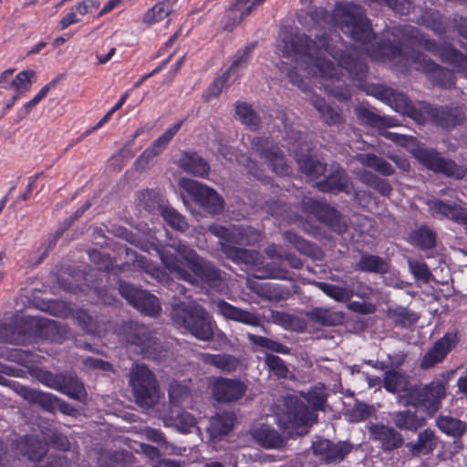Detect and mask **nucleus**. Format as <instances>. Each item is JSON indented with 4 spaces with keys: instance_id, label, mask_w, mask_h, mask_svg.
<instances>
[{
    "instance_id": "obj_1",
    "label": "nucleus",
    "mask_w": 467,
    "mask_h": 467,
    "mask_svg": "<svg viewBox=\"0 0 467 467\" xmlns=\"http://www.w3.org/2000/svg\"><path fill=\"white\" fill-rule=\"evenodd\" d=\"M277 48L284 57L297 64L286 73L294 85L305 90L304 80L296 71L300 67L309 75L320 78L319 88L340 101L350 98L348 88L341 81L342 69L347 71L349 78L357 80H362L368 70L366 63L355 50L343 52L341 47L330 43L326 34L313 41L305 34L285 29L280 34Z\"/></svg>"
},
{
    "instance_id": "obj_2",
    "label": "nucleus",
    "mask_w": 467,
    "mask_h": 467,
    "mask_svg": "<svg viewBox=\"0 0 467 467\" xmlns=\"http://www.w3.org/2000/svg\"><path fill=\"white\" fill-rule=\"evenodd\" d=\"M337 12L342 31L362 45L371 59L388 63L404 73L410 67H414L418 71H423L434 85L443 88L454 87L455 78L451 71L439 66L420 52H405L394 34L387 33L380 41L368 46L372 37V27L362 6L345 4L337 7Z\"/></svg>"
},
{
    "instance_id": "obj_3",
    "label": "nucleus",
    "mask_w": 467,
    "mask_h": 467,
    "mask_svg": "<svg viewBox=\"0 0 467 467\" xmlns=\"http://www.w3.org/2000/svg\"><path fill=\"white\" fill-rule=\"evenodd\" d=\"M159 254L164 267L179 279L214 289L223 286L221 271L181 240L171 241Z\"/></svg>"
},
{
    "instance_id": "obj_4",
    "label": "nucleus",
    "mask_w": 467,
    "mask_h": 467,
    "mask_svg": "<svg viewBox=\"0 0 467 467\" xmlns=\"http://www.w3.org/2000/svg\"><path fill=\"white\" fill-rule=\"evenodd\" d=\"M208 230L219 238L223 253L233 262L245 265H254L258 262V252L237 247V245H253L261 241V233L254 227L235 225L224 227L214 223L211 224Z\"/></svg>"
},
{
    "instance_id": "obj_5",
    "label": "nucleus",
    "mask_w": 467,
    "mask_h": 467,
    "mask_svg": "<svg viewBox=\"0 0 467 467\" xmlns=\"http://www.w3.org/2000/svg\"><path fill=\"white\" fill-rule=\"evenodd\" d=\"M306 400L311 409L296 397L289 396L284 400L283 408L275 415L280 429L285 431L317 422V415L315 411L322 410L326 402L323 389L313 388L307 392Z\"/></svg>"
},
{
    "instance_id": "obj_6",
    "label": "nucleus",
    "mask_w": 467,
    "mask_h": 467,
    "mask_svg": "<svg viewBox=\"0 0 467 467\" xmlns=\"http://www.w3.org/2000/svg\"><path fill=\"white\" fill-rule=\"evenodd\" d=\"M173 322L201 341H211L216 327L212 316L196 303H180L172 306Z\"/></svg>"
},
{
    "instance_id": "obj_7",
    "label": "nucleus",
    "mask_w": 467,
    "mask_h": 467,
    "mask_svg": "<svg viewBox=\"0 0 467 467\" xmlns=\"http://www.w3.org/2000/svg\"><path fill=\"white\" fill-rule=\"evenodd\" d=\"M21 333L11 339L16 344H25L34 338L61 342L68 337L67 329L60 323L38 317H27L22 320Z\"/></svg>"
},
{
    "instance_id": "obj_8",
    "label": "nucleus",
    "mask_w": 467,
    "mask_h": 467,
    "mask_svg": "<svg viewBox=\"0 0 467 467\" xmlns=\"http://www.w3.org/2000/svg\"><path fill=\"white\" fill-rule=\"evenodd\" d=\"M130 383L136 403L150 408L159 400V389L153 373L144 365H135L130 370Z\"/></svg>"
},
{
    "instance_id": "obj_9",
    "label": "nucleus",
    "mask_w": 467,
    "mask_h": 467,
    "mask_svg": "<svg viewBox=\"0 0 467 467\" xmlns=\"http://www.w3.org/2000/svg\"><path fill=\"white\" fill-rule=\"evenodd\" d=\"M32 375L42 384L74 400H80L85 395L83 384L72 373L54 374L41 368H34Z\"/></svg>"
},
{
    "instance_id": "obj_10",
    "label": "nucleus",
    "mask_w": 467,
    "mask_h": 467,
    "mask_svg": "<svg viewBox=\"0 0 467 467\" xmlns=\"http://www.w3.org/2000/svg\"><path fill=\"white\" fill-rule=\"evenodd\" d=\"M413 156L429 170L436 173H442L446 177L462 180L466 175L467 170L464 167L441 156L433 149L418 148L414 150Z\"/></svg>"
},
{
    "instance_id": "obj_11",
    "label": "nucleus",
    "mask_w": 467,
    "mask_h": 467,
    "mask_svg": "<svg viewBox=\"0 0 467 467\" xmlns=\"http://www.w3.org/2000/svg\"><path fill=\"white\" fill-rule=\"evenodd\" d=\"M180 186L209 213L216 214L223 210V200L213 189L185 178L180 180Z\"/></svg>"
},
{
    "instance_id": "obj_12",
    "label": "nucleus",
    "mask_w": 467,
    "mask_h": 467,
    "mask_svg": "<svg viewBox=\"0 0 467 467\" xmlns=\"http://www.w3.org/2000/svg\"><path fill=\"white\" fill-rule=\"evenodd\" d=\"M426 205L431 217L451 221L467 230V203L432 198L426 202Z\"/></svg>"
},
{
    "instance_id": "obj_13",
    "label": "nucleus",
    "mask_w": 467,
    "mask_h": 467,
    "mask_svg": "<svg viewBox=\"0 0 467 467\" xmlns=\"http://www.w3.org/2000/svg\"><path fill=\"white\" fill-rule=\"evenodd\" d=\"M444 394L443 386L432 382L423 389H410V400H403L402 398H400V403L414 407L421 406L430 416H432L440 410L441 400L444 397Z\"/></svg>"
},
{
    "instance_id": "obj_14",
    "label": "nucleus",
    "mask_w": 467,
    "mask_h": 467,
    "mask_svg": "<svg viewBox=\"0 0 467 467\" xmlns=\"http://www.w3.org/2000/svg\"><path fill=\"white\" fill-rule=\"evenodd\" d=\"M253 150L264 160L274 172L280 176H286L291 173V168L287 164L284 154L277 145L268 138H254L252 141Z\"/></svg>"
},
{
    "instance_id": "obj_15",
    "label": "nucleus",
    "mask_w": 467,
    "mask_h": 467,
    "mask_svg": "<svg viewBox=\"0 0 467 467\" xmlns=\"http://www.w3.org/2000/svg\"><path fill=\"white\" fill-rule=\"evenodd\" d=\"M303 210L316 216L320 222L339 234L347 231V223L333 207L315 199L306 197L302 200Z\"/></svg>"
},
{
    "instance_id": "obj_16",
    "label": "nucleus",
    "mask_w": 467,
    "mask_h": 467,
    "mask_svg": "<svg viewBox=\"0 0 467 467\" xmlns=\"http://www.w3.org/2000/svg\"><path fill=\"white\" fill-rule=\"evenodd\" d=\"M119 291L128 302L146 316L154 317L161 311L159 299L145 290L129 283H119Z\"/></svg>"
},
{
    "instance_id": "obj_17",
    "label": "nucleus",
    "mask_w": 467,
    "mask_h": 467,
    "mask_svg": "<svg viewBox=\"0 0 467 467\" xmlns=\"http://www.w3.org/2000/svg\"><path fill=\"white\" fill-rule=\"evenodd\" d=\"M423 109L434 125L446 130L454 129L465 119V114L460 107L426 105Z\"/></svg>"
},
{
    "instance_id": "obj_18",
    "label": "nucleus",
    "mask_w": 467,
    "mask_h": 467,
    "mask_svg": "<svg viewBox=\"0 0 467 467\" xmlns=\"http://www.w3.org/2000/svg\"><path fill=\"white\" fill-rule=\"evenodd\" d=\"M457 343L458 337L456 333L445 334L425 353L420 365V368L429 369L442 362Z\"/></svg>"
},
{
    "instance_id": "obj_19",
    "label": "nucleus",
    "mask_w": 467,
    "mask_h": 467,
    "mask_svg": "<svg viewBox=\"0 0 467 467\" xmlns=\"http://www.w3.org/2000/svg\"><path fill=\"white\" fill-rule=\"evenodd\" d=\"M246 389V385L238 379L219 377L212 385L213 398L220 402L237 400L244 395Z\"/></svg>"
},
{
    "instance_id": "obj_20",
    "label": "nucleus",
    "mask_w": 467,
    "mask_h": 467,
    "mask_svg": "<svg viewBox=\"0 0 467 467\" xmlns=\"http://www.w3.org/2000/svg\"><path fill=\"white\" fill-rule=\"evenodd\" d=\"M119 335L128 344L138 346L142 353H146L154 344L150 330L143 325L134 322H126L122 325Z\"/></svg>"
},
{
    "instance_id": "obj_21",
    "label": "nucleus",
    "mask_w": 467,
    "mask_h": 467,
    "mask_svg": "<svg viewBox=\"0 0 467 467\" xmlns=\"http://www.w3.org/2000/svg\"><path fill=\"white\" fill-rule=\"evenodd\" d=\"M313 451L327 463L339 462L352 451V445L346 441L334 443L328 440H321L313 444Z\"/></svg>"
},
{
    "instance_id": "obj_22",
    "label": "nucleus",
    "mask_w": 467,
    "mask_h": 467,
    "mask_svg": "<svg viewBox=\"0 0 467 467\" xmlns=\"http://www.w3.org/2000/svg\"><path fill=\"white\" fill-rule=\"evenodd\" d=\"M317 187L325 192H346L348 194L353 189L345 170L337 164L331 165L330 173L325 180L317 182Z\"/></svg>"
},
{
    "instance_id": "obj_23",
    "label": "nucleus",
    "mask_w": 467,
    "mask_h": 467,
    "mask_svg": "<svg viewBox=\"0 0 467 467\" xmlns=\"http://www.w3.org/2000/svg\"><path fill=\"white\" fill-rule=\"evenodd\" d=\"M368 432L373 441L380 443L383 451H393L404 442L399 431L384 424H371L368 427Z\"/></svg>"
},
{
    "instance_id": "obj_24",
    "label": "nucleus",
    "mask_w": 467,
    "mask_h": 467,
    "mask_svg": "<svg viewBox=\"0 0 467 467\" xmlns=\"http://www.w3.org/2000/svg\"><path fill=\"white\" fill-rule=\"evenodd\" d=\"M214 304L219 314L226 319L251 327H258L260 325V317L256 313L238 308L224 300H218Z\"/></svg>"
},
{
    "instance_id": "obj_25",
    "label": "nucleus",
    "mask_w": 467,
    "mask_h": 467,
    "mask_svg": "<svg viewBox=\"0 0 467 467\" xmlns=\"http://www.w3.org/2000/svg\"><path fill=\"white\" fill-rule=\"evenodd\" d=\"M374 89L375 97L389 105L397 112L402 114L410 112L412 109L411 101L402 92L386 87H377Z\"/></svg>"
},
{
    "instance_id": "obj_26",
    "label": "nucleus",
    "mask_w": 467,
    "mask_h": 467,
    "mask_svg": "<svg viewBox=\"0 0 467 467\" xmlns=\"http://www.w3.org/2000/svg\"><path fill=\"white\" fill-rule=\"evenodd\" d=\"M163 422L165 426L175 427L182 433L191 432L196 425L195 418L179 408L171 409L170 413L163 417Z\"/></svg>"
},
{
    "instance_id": "obj_27",
    "label": "nucleus",
    "mask_w": 467,
    "mask_h": 467,
    "mask_svg": "<svg viewBox=\"0 0 467 467\" xmlns=\"http://www.w3.org/2000/svg\"><path fill=\"white\" fill-rule=\"evenodd\" d=\"M383 386L388 392L397 393L405 391L408 397H402L403 400H410V390L416 389L410 386L408 377L405 373H401L396 369H390L385 372L383 379ZM401 396L399 397V399Z\"/></svg>"
},
{
    "instance_id": "obj_28",
    "label": "nucleus",
    "mask_w": 467,
    "mask_h": 467,
    "mask_svg": "<svg viewBox=\"0 0 467 467\" xmlns=\"http://www.w3.org/2000/svg\"><path fill=\"white\" fill-rule=\"evenodd\" d=\"M389 415L393 424L401 431H416L426 423L423 417L410 410L394 411Z\"/></svg>"
},
{
    "instance_id": "obj_29",
    "label": "nucleus",
    "mask_w": 467,
    "mask_h": 467,
    "mask_svg": "<svg viewBox=\"0 0 467 467\" xmlns=\"http://www.w3.org/2000/svg\"><path fill=\"white\" fill-rule=\"evenodd\" d=\"M179 166L186 172L197 177H206L210 166L195 152H184L179 160Z\"/></svg>"
},
{
    "instance_id": "obj_30",
    "label": "nucleus",
    "mask_w": 467,
    "mask_h": 467,
    "mask_svg": "<svg viewBox=\"0 0 467 467\" xmlns=\"http://www.w3.org/2000/svg\"><path fill=\"white\" fill-rule=\"evenodd\" d=\"M283 236L284 239L287 241L292 245V247L296 249L300 254L315 260H321L323 258V251L318 246L305 240L295 233L286 231L283 234Z\"/></svg>"
},
{
    "instance_id": "obj_31",
    "label": "nucleus",
    "mask_w": 467,
    "mask_h": 467,
    "mask_svg": "<svg viewBox=\"0 0 467 467\" xmlns=\"http://www.w3.org/2000/svg\"><path fill=\"white\" fill-rule=\"evenodd\" d=\"M202 361L210 366H213L216 368L231 373L237 369L240 365V359L231 354H202Z\"/></svg>"
},
{
    "instance_id": "obj_32",
    "label": "nucleus",
    "mask_w": 467,
    "mask_h": 467,
    "mask_svg": "<svg viewBox=\"0 0 467 467\" xmlns=\"http://www.w3.org/2000/svg\"><path fill=\"white\" fill-rule=\"evenodd\" d=\"M437 445V439L434 432L426 429L418 435L416 442H408L406 447L413 456L426 455L431 453Z\"/></svg>"
},
{
    "instance_id": "obj_33",
    "label": "nucleus",
    "mask_w": 467,
    "mask_h": 467,
    "mask_svg": "<svg viewBox=\"0 0 467 467\" xmlns=\"http://www.w3.org/2000/svg\"><path fill=\"white\" fill-rule=\"evenodd\" d=\"M251 433L253 438L265 448H278L284 442L282 436L269 425L255 427Z\"/></svg>"
},
{
    "instance_id": "obj_34",
    "label": "nucleus",
    "mask_w": 467,
    "mask_h": 467,
    "mask_svg": "<svg viewBox=\"0 0 467 467\" xmlns=\"http://www.w3.org/2000/svg\"><path fill=\"white\" fill-rule=\"evenodd\" d=\"M309 101L327 125H337L344 121L340 110L327 105L319 96L312 95Z\"/></svg>"
},
{
    "instance_id": "obj_35",
    "label": "nucleus",
    "mask_w": 467,
    "mask_h": 467,
    "mask_svg": "<svg viewBox=\"0 0 467 467\" xmlns=\"http://www.w3.org/2000/svg\"><path fill=\"white\" fill-rule=\"evenodd\" d=\"M389 266L384 258L369 254L361 255L359 261L355 265V270L374 274H386Z\"/></svg>"
},
{
    "instance_id": "obj_36",
    "label": "nucleus",
    "mask_w": 467,
    "mask_h": 467,
    "mask_svg": "<svg viewBox=\"0 0 467 467\" xmlns=\"http://www.w3.org/2000/svg\"><path fill=\"white\" fill-rule=\"evenodd\" d=\"M441 59L451 65L462 76L467 77V55L452 46H446L440 52Z\"/></svg>"
},
{
    "instance_id": "obj_37",
    "label": "nucleus",
    "mask_w": 467,
    "mask_h": 467,
    "mask_svg": "<svg viewBox=\"0 0 467 467\" xmlns=\"http://www.w3.org/2000/svg\"><path fill=\"white\" fill-rule=\"evenodd\" d=\"M356 160L365 167L370 168L384 176L392 175L395 171L393 166L386 160L373 153L358 154Z\"/></svg>"
},
{
    "instance_id": "obj_38",
    "label": "nucleus",
    "mask_w": 467,
    "mask_h": 467,
    "mask_svg": "<svg viewBox=\"0 0 467 467\" xmlns=\"http://www.w3.org/2000/svg\"><path fill=\"white\" fill-rule=\"evenodd\" d=\"M289 150L292 151L291 149H289ZM293 151H295L296 162L302 172L313 179H317L319 176L325 174L327 170L325 163L314 159L309 155H300L296 152V150H293Z\"/></svg>"
},
{
    "instance_id": "obj_39",
    "label": "nucleus",
    "mask_w": 467,
    "mask_h": 467,
    "mask_svg": "<svg viewBox=\"0 0 467 467\" xmlns=\"http://www.w3.org/2000/svg\"><path fill=\"white\" fill-rule=\"evenodd\" d=\"M358 118L370 127L376 128L381 131L388 127L397 126V120L391 117H383L365 107L357 109Z\"/></svg>"
},
{
    "instance_id": "obj_40",
    "label": "nucleus",
    "mask_w": 467,
    "mask_h": 467,
    "mask_svg": "<svg viewBox=\"0 0 467 467\" xmlns=\"http://www.w3.org/2000/svg\"><path fill=\"white\" fill-rule=\"evenodd\" d=\"M234 418L231 413L223 412L216 414L210 419L207 431L213 439L221 435H226L234 427Z\"/></svg>"
},
{
    "instance_id": "obj_41",
    "label": "nucleus",
    "mask_w": 467,
    "mask_h": 467,
    "mask_svg": "<svg viewBox=\"0 0 467 467\" xmlns=\"http://www.w3.org/2000/svg\"><path fill=\"white\" fill-rule=\"evenodd\" d=\"M310 320L322 326H337L343 322L344 316L341 312L330 308L316 307L307 313Z\"/></svg>"
},
{
    "instance_id": "obj_42",
    "label": "nucleus",
    "mask_w": 467,
    "mask_h": 467,
    "mask_svg": "<svg viewBox=\"0 0 467 467\" xmlns=\"http://www.w3.org/2000/svg\"><path fill=\"white\" fill-rule=\"evenodd\" d=\"M409 241L421 250L431 249L435 246L436 234L430 227L422 225L410 234Z\"/></svg>"
},
{
    "instance_id": "obj_43",
    "label": "nucleus",
    "mask_w": 467,
    "mask_h": 467,
    "mask_svg": "<svg viewBox=\"0 0 467 467\" xmlns=\"http://www.w3.org/2000/svg\"><path fill=\"white\" fill-rule=\"evenodd\" d=\"M436 425L443 433L453 438H460L467 430L465 422L450 416H439Z\"/></svg>"
},
{
    "instance_id": "obj_44",
    "label": "nucleus",
    "mask_w": 467,
    "mask_h": 467,
    "mask_svg": "<svg viewBox=\"0 0 467 467\" xmlns=\"http://www.w3.org/2000/svg\"><path fill=\"white\" fill-rule=\"evenodd\" d=\"M235 114L238 119L249 129L254 130L260 125V118L246 102L237 101L235 103Z\"/></svg>"
},
{
    "instance_id": "obj_45",
    "label": "nucleus",
    "mask_w": 467,
    "mask_h": 467,
    "mask_svg": "<svg viewBox=\"0 0 467 467\" xmlns=\"http://www.w3.org/2000/svg\"><path fill=\"white\" fill-rule=\"evenodd\" d=\"M254 48V45L251 44L246 46L244 49L238 50L235 58L226 71V75L233 78L232 80H235L239 77L240 72L246 67Z\"/></svg>"
},
{
    "instance_id": "obj_46",
    "label": "nucleus",
    "mask_w": 467,
    "mask_h": 467,
    "mask_svg": "<svg viewBox=\"0 0 467 467\" xmlns=\"http://www.w3.org/2000/svg\"><path fill=\"white\" fill-rule=\"evenodd\" d=\"M21 451L31 461H39L47 451V444L34 437H26Z\"/></svg>"
},
{
    "instance_id": "obj_47",
    "label": "nucleus",
    "mask_w": 467,
    "mask_h": 467,
    "mask_svg": "<svg viewBox=\"0 0 467 467\" xmlns=\"http://www.w3.org/2000/svg\"><path fill=\"white\" fill-rule=\"evenodd\" d=\"M169 398L171 409L180 408L182 405H188L191 402L190 389L177 381H173L170 385Z\"/></svg>"
},
{
    "instance_id": "obj_48",
    "label": "nucleus",
    "mask_w": 467,
    "mask_h": 467,
    "mask_svg": "<svg viewBox=\"0 0 467 467\" xmlns=\"http://www.w3.org/2000/svg\"><path fill=\"white\" fill-rule=\"evenodd\" d=\"M248 340L254 344V346L260 347L262 348H265L267 350H271L273 352L280 353V354H289L290 348L275 340H273L271 338L263 337V336H257L252 333L247 334Z\"/></svg>"
},
{
    "instance_id": "obj_49",
    "label": "nucleus",
    "mask_w": 467,
    "mask_h": 467,
    "mask_svg": "<svg viewBox=\"0 0 467 467\" xmlns=\"http://www.w3.org/2000/svg\"><path fill=\"white\" fill-rule=\"evenodd\" d=\"M315 285L327 296L338 302L348 301L352 296V291L346 287H341L324 282H316Z\"/></svg>"
},
{
    "instance_id": "obj_50",
    "label": "nucleus",
    "mask_w": 467,
    "mask_h": 467,
    "mask_svg": "<svg viewBox=\"0 0 467 467\" xmlns=\"http://www.w3.org/2000/svg\"><path fill=\"white\" fill-rule=\"evenodd\" d=\"M161 213L164 221L171 228L180 232H184L188 228V223L184 216L177 212L174 208L164 206L161 208Z\"/></svg>"
},
{
    "instance_id": "obj_51",
    "label": "nucleus",
    "mask_w": 467,
    "mask_h": 467,
    "mask_svg": "<svg viewBox=\"0 0 467 467\" xmlns=\"http://www.w3.org/2000/svg\"><path fill=\"white\" fill-rule=\"evenodd\" d=\"M407 262L410 272L415 279L421 280L424 283L431 281L432 274L425 262L411 258H408Z\"/></svg>"
},
{
    "instance_id": "obj_52",
    "label": "nucleus",
    "mask_w": 467,
    "mask_h": 467,
    "mask_svg": "<svg viewBox=\"0 0 467 467\" xmlns=\"http://www.w3.org/2000/svg\"><path fill=\"white\" fill-rule=\"evenodd\" d=\"M171 14V11L160 1L144 14L142 21L149 25L155 24L163 20Z\"/></svg>"
},
{
    "instance_id": "obj_53",
    "label": "nucleus",
    "mask_w": 467,
    "mask_h": 467,
    "mask_svg": "<svg viewBox=\"0 0 467 467\" xmlns=\"http://www.w3.org/2000/svg\"><path fill=\"white\" fill-rule=\"evenodd\" d=\"M265 363L268 369L277 378L285 379L287 377L288 368L285 361L278 356L266 354L265 358Z\"/></svg>"
},
{
    "instance_id": "obj_54",
    "label": "nucleus",
    "mask_w": 467,
    "mask_h": 467,
    "mask_svg": "<svg viewBox=\"0 0 467 467\" xmlns=\"http://www.w3.org/2000/svg\"><path fill=\"white\" fill-rule=\"evenodd\" d=\"M369 3L386 5L400 16L408 15L411 9V3L409 0H368Z\"/></svg>"
},
{
    "instance_id": "obj_55",
    "label": "nucleus",
    "mask_w": 467,
    "mask_h": 467,
    "mask_svg": "<svg viewBox=\"0 0 467 467\" xmlns=\"http://www.w3.org/2000/svg\"><path fill=\"white\" fill-rule=\"evenodd\" d=\"M35 77L36 72L34 70L22 71L10 82V87L18 91L27 90L32 83V78Z\"/></svg>"
},
{
    "instance_id": "obj_56",
    "label": "nucleus",
    "mask_w": 467,
    "mask_h": 467,
    "mask_svg": "<svg viewBox=\"0 0 467 467\" xmlns=\"http://www.w3.org/2000/svg\"><path fill=\"white\" fill-rule=\"evenodd\" d=\"M74 317L82 328L89 334L99 333L97 322L85 310H77Z\"/></svg>"
},
{
    "instance_id": "obj_57",
    "label": "nucleus",
    "mask_w": 467,
    "mask_h": 467,
    "mask_svg": "<svg viewBox=\"0 0 467 467\" xmlns=\"http://www.w3.org/2000/svg\"><path fill=\"white\" fill-rule=\"evenodd\" d=\"M373 413V408L365 403H356L349 412L351 421L359 422L367 420Z\"/></svg>"
},
{
    "instance_id": "obj_58",
    "label": "nucleus",
    "mask_w": 467,
    "mask_h": 467,
    "mask_svg": "<svg viewBox=\"0 0 467 467\" xmlns=\"http://www.w3.org/2000/svg\"><path fill=\"white\" fill-rule=\"evenodd\" d=\"M265 0H236L233 5V9L240 11V19L249 16L257 6L262 5Z\"/></svg>"
},
{
    "instance_id": "obj_59",
    "label": "nucleus",
    "mask_w": 467,
    "mask_h": 467,
    "mask_svg": "<svg viewBox=\"0 0 467 467\" xmlns=\"http://www.w3.org/2000/svg\"><path fill=\"white\" fill-rule=\"evenodd\" d=\"M12 357L16 362L27 368H31L33 364L38 363L40 360L38 355L23 349H16Z\"/></svg>"
},
{
    "instance_id": "obj_60",
    "label": "nucleus",
    "mask_w": 467,
    "mask_h": 467,
    "mask_svg": "<svg viewBox=\"0 0 467 467\" xmlns=\"http://www.w3.org/2000/svg\"><path fill=\"white\" fill-rule=\"evenodd\" d=\"M232 78L231 76L226 75V72L221 78H216L208 88L207 96L209 98L218 97L226 86L234 81Z\"/></svg>"
},
{
    "instance_id": "obj_61",
    "label": "nucleus",
    "mask_w": 467,
    "mask_h": 467,
    "mask_svg": "<svg viewBox=\"0 0 467 467\" xmlns=\"http://www.w3.org/2000/svg\"><path fill=\"white\" fill-rule=\"evenodd\" d=\"M88 257L101 270L109 271L113 268V262L106 254L92 250L88 253Z\"/></svg>"
},
{
    "instance_id": "obj_62",
    "label": "nucleus",
    "mask_w": 467,
    "mask_h": 467,
    "mask_svg": "<svg viewBox=\"0 0 467 467\" xmlns=\"http://www.w3.org/2000/svg\"><path fill=\"white\" fill-rule=\"evenodd\" d=\"M58 399L51 393L38 392L36 401L42 405V407L49 411L57 410Z\"/></svg>"
},
{
    "instance_id": "obj_63",
    "label": "nucleus",
    "mask_w": 467,
    "mask_h": 467,
    "mask_svg": "<svg viewBox=\"0 0 467 467\" xmlns=\"http://www.w3.org/2000/svg\"><path fill=\"white\" fill-rule=\"evenodd\" d=\"M36 467H78V464L65 457L49 456L45 465L36 464Z\"/></svg>"
},
{
    "instance_id": "obj_64",
    "label": "nucleus",
    "mask_w": 467,
    "mask_h": 467,
    "mask_svg": "<svg viewBox=\"0 0 467 467\" xmlns=\"http://www.w3.org/2000/svg\"><path fill=\"white\" fill-rule=\"evenodd\" d=\"M13 387L16 392L19 394L21 397H23L25 400L28 401H36V399L37 398L39 391H36L35 389H32L30 388H27L16 382H14Z\"/></svg>"
}]
</instances>
